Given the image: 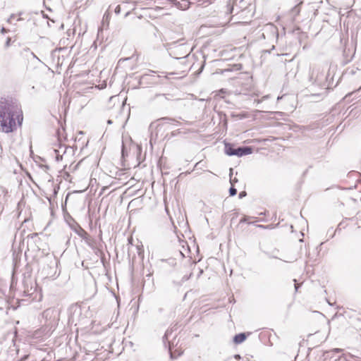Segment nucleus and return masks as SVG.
<instances>
[{
	"label": "nucleus",
	"instance_id": "1",
	"mask_svg": "<svg viewBox=\"0 0 361 361\" xmlns=\"http://www.w3.org/2000/svg\"><path fill=\"white\" fill-rule=\"evenodd\" d=\"M16 108L11 100L0 99V131L5 133H13L18 124H23V114H16Z\"/></svg>",
	"mask_w": 361,
	"mask_h": 361
},
{
	"label": "nucleus",
	"instance_id": "2",
	"mask_svg": "<svg viewBox=\"0 0 361 361\" xmlns=\"http://www.w3.org/2000/svg\"><path fill=\"white\" fill-rule=\"evenodd\" d=\"M20 257H18V253L16 255L15 252L13 254V271L11 275V281L10 285V290H13L16 289L17 285V278L16 274L17 273V270L20 267Z\"/></svg>",
	"mask_w": 361,
	"mask_h": 361
},
{
	"label": "nucleus",
	"instance_id": "3",
	"mask_svg": "<svg viewBox=\"0 0 361 361\" xmlns=\"http://www.w3.org/2000/svg\"><path fill=\"white\" fill-rule=\"evenodd\" d=\"M252 152V148L250 147H240L235 149L234 155L239 157L244 155L250 154Z\"/></svg>",
	"mask_w": 361,
	"mask_h": 361
},
{
	"label": "nucleus",
	"instance_id": "4",
	"mask_svg": "<svg viewBox=\"0 0 361 361\" xmlns=\"http://www.w3.org/2000/svg\"><path fill=\"white\" fill-rule=\"evenodd\" d=\"M12 341H13V346L16 347V350L17 353H18L19 351H20V345L18 344H17V342L20 343L21 342V338L18 336L16 329H15L14 336H13V338Z\"/></svg>",
	"mask_w": 361,
	"mask_h": 361
},
{
	"label": "nucleus",
	"instance_id": "5",
	"mask_svg": "<svg viewBox=\"0 0 361 361\" xmlns=\"http://www.w3.org/2000/svg\"><path fill=\"white\" fill-rule=\"evenodd\" d=\"M236 148H233V146L229 143L225 144V153L228 156H234L235 149Z\"/></svg>",
	"mask_w": 361,
	"mask_h": 361
},
{
	"label": "nucleus",
	"instance_id": "6",
	"mask_svg": "<svg viewBox=\"0 0 361 361\" xmlns=\"http://www.w3.org/2000/svg\"><path fill=\"white\" fill-rule=\"evenodd\" d=\"M245 338H246L245 334L243 333H241V334H237L234 336L233 341L237 344H240V343H243L245 340Z\"/></svg>",
	"mask_w": 361,
	"mask_h": 361
},
{
	"label": "nucleus",
	"instance_id": "7",
	"mask_svg": "<svg viewBox=\"0 0 361 361\" xmlns=\"http://www.w3.org/2000/svg\"><path fill=\"white\" fill-rule=\"evenodd\" d=\"M229 193L231 196H234L237 193V190L235 188L231 187L229 190Z\"/></svg>",
	"mask_w": 361,
	"mask_h": 361
},
{
	"label": "nucleus",
	"instance_id": "8",
	"mask_svg": "<svg viewBox=\"0 0 361 361\" xmlns=\"http://www.w3.org/2000/svg\"><path fill=\"white\" fill-rule=\"evenodd\" d=\"M18 235L19 236V244L21 245L23 242V231H20V229L18 231Z\"/></svg>",
	"mask_w": 361,
	"mask_h": 361
},
{
	"label": "nucleus",
	"instance_id": "9",
	"mask_svg": "<svg viewBox=\"0 0 361 361\" xmlns=\"http://www.w3.org/2000/svg\"><path fill=\"white\" fill-rule=\"evenodd\" d=\"M269 95H266V96H264L261 99H255V102H257V104H259L260 102H262V101L267 99L269 98Z\"/></svg>",
	"mask_w": 361,
	"mask_h": 361
},
{
	"label": "nucleus",
	"instance_id": "10",
	"mask_svg": "<svg viewBox=\"0 0 361 361\" xmlns=\"http://www.w3.org/2000/svg\"><path fill=\"white\" fill-rule=\"evenodd\" d=\"M116 14H119L121 13V6L118 5L114 10Z\"/></svg>",
	"mask_w": 361,
	"mask_h": 361
},
{
	"label": "nucleus",
	"instance_id": "11",
	"mask_svg": "<svg viewBox=\"0 0 361 361\" xmlns=\"http://www.w3.org/2000/svg\"><path fill=\"white\" fill-rule=\"evenodd\" d=\"M55 153L56 154V159L59 161L60 159H62V156H60L58 152H59V150H56L55 149L54 150Z\"/></svg>",
	"mask_w": 361,
	"mask_h": 361
},
{
	"label": "nucleus",
	"instance_id": "12",
	"mask_svg": "<svg viewBox=\"0 0 361 361\" xmlns=\"http://www.w3.org/2000/svg\"><path fill=\"white\" fill-rule=\"evenodd\" d=\"M10 44H11V39L7 38L6 43H5L6 47H8L10 46Z\"/></svg>",
	"mask_w": 361,
	"mask_h": 361
},
{
	"label": "nucleus",
	"instance_id": "13",
	"mask_svg": "<svg viewBox=\"0 0 361 361\" xmlns=\"http://www.w3.org/2000/svg\"><path fill=\"white\" fill-rule=\"evenodd\" d=\"M16 179H17V181L19 183V185H23V178L18 177Z\"/></svg>",
	"mask_w": 361,
	"mask_h": 361
},
{
	"label": "nucleus",
	"instance_id": "14",
	"mask_svg": "<svg viewBox=\"0 0 361 361\" xmlns=\"http://www.w3.org/2000/svg\"><path fill=\"white\" fill-rule=\"evenodd\" d=\"M169 351H170L171 357V358H174V357H176V356L173 355V353L172 352V350H171V346H169Z\"/></svg>",
	"mask_w": 361,
	"mask_h": 361
},
{
	"label": "nucleus",
	"instance_id": "15",
	"mask_svg": "<svg viewBox=\"0 0 361 361\" xmlns=\"http://www.w3.org/2000/svg\"><path fill=\"white\" fill-rule=\"evenodd\" d=\"M22 203H23V197L20 198V200H19V202L18 203V209H20V207Z\"/></svg>",
	"mask_w": 361,
	"mask_h": 361
},
{
	"label": "nucleus",
	"instance_id": "16",
	"mask_svg": "<svg viewBox=\"0 0 361 361\" xmlns=\"http://www.w3.org/2000/svg\"><path fill=\"white\" fill-rule=\"evenodd\" d=\"M245 195V192H242L239 194V197L240 198H242L243 197H244Z\"/></svg>",
	"mask_w": 361,
	"mask_h": 361
},
{
	"label": "nucleus",
	"instance_id": "17",
	"mask_svg": "<svg viewBox=\"0 0 361 361\" xmlns=\"http://www.w3.org/2000/svg\"><path fill=\"white\" fill-rule=\"evenodd\" d=\"M169 331H167L166 333H165V335L164 336V339H167L168 338V336H169Z\"/></svg>",
	"mask_w": 361,
	"mask_h": 361
},
{
	"label": "nucleus",
	"instance_id": "18",
	"mask_svg": "<svg viewBox=\"0 0 361 361\" xmlns=\"http://www.w3.org/2000/svg\"><path fill=\"white\" fill-rule=\"evenodd\" d=\"M25 287L24 286V290H23V293H24V297H25V295H32V294H33V293H27V295H26V290H25Z\"/></svg>",
	"mask_w": 361,
	"mask_h": 361
},
{
	"label": "nucleus",
	"instance_id": "19",
	"mask_svg": "<svg viewBox=\"0 0 361 361\" xmlns=\"http://www.w3.org/2000/svg\"><path fill=\"white\" fill-rule=\"evenodd\" d=\"M355 72L353 70H352V71H350L349 72V74H352V75H353V74H355ZM346 74H348V72H346V73H345V75H346Z\"/></svg>",
	"mask_w": 361,
	"mask_h": 361
},
{
	"label": "nucleus",
	"instance_id": "20",
	"mask_svg": "<svg viewBox=\"0 0 361 361\" xmlns=\"http://www.w3.org/2000/svg\"><path fill=\"white\" fill-rule=\"evenodd\" d=\"M234 182H237V179L236 178L232 179L231 178V184H233Z\"/></svg>",
	"mask_w": 361,
	"mask_h": 361
},
{
	"label": "nucleus",
	"instance_id": "21",
	"mask_svg": "<svg viewBox=\"0 0 361 361\" xmlns=\"http://www.w3.org/2000/svg\"><path fill=\"white\" fill-rule=\"evenodd\" d=\"M30 219V217L29 218H24V220H23L24 224L27 222Z\"/></svg>",
	"mask_w": 361,
	"mask_h": 361
},
{
	"label": "nucleus",
	"instance_id": "22",
	"mask_svg": "<svg viewBox=\"0 0 361 361\" xmlns=\"http://www.w3.org/2000/svg\"><path fill=\"white\" fill-rule=\"evenodd\" d=\"M49 310H47L44 311V314L46 316H47V315H48V314H49Z\"/></svg>",
	"mask_w": 361,
	"mask_h": 361
},
{
	"label": "nucleus",
	"instance_id": "23",
	"mask_svg": "<svg viewBox=\"0 0 361 361\" xmlns=\"http://www.w3.org/2000/svg\"><path fill=\"white\" fill-rule=\"evenodd\" d=\"M19 164V166L20 168V170H23V164L21 163H18Z\"/></svg>",
	"mask_w": 361,
	"mask_h": 361
},
{
	"label": "nucleus",
	"instance_id": "24",
	"mask_svg": "<svg viewBox=\"0 0 361 361\" xmlns=\"http://www.w3.org/2000/svg\"><path fill=\"white\" fill-rule=\"evenodd\" d=\"M235 357L236 359H240V355H235Z\"/></svg>",
	"mask_w": 361,
	"mask_h": 361
},
{
	"label": "nucleus",
	"instance_id": "25",
	"mask_svg": "<svg viewBox=\"0 0 361 361\" xmlns=\"http://www.w3.org/2000/svg\"><path fill=\"white\" fill-rule=\"evenodd\" d=\"M107 123H108V124H111L112 121H111V120H108Z\"/></svg>",
	"mask_w": 361,
	"mask_h": 361
},
{
	"label": "nucleus",
	"instance_id": "26",
	"mask_svg": "<svg viewBox=\"0 0 361 361\" xmlns=\"http://www.w3.org/2000/svg\"><path fill=\"white\" fill-rule=\"evenodd\" d=\"M17 302H18V303H20V300H17ZM18 307H20V304H19V305H18Z\"/></svg>",
	"mask_w": 361,
	"mask_h": 361
},
{
	"label": "nucleus",
	"instance_id": "27",
	"mask_svg": "<svg viewBox=\"0 0 361 361\" xmlns=\"http://www.w3.org/2000/svg\"><path fill=\"white\" fill-rule=\"evenodd\" d=\"M258 227H260V228H265V226H263V225H258Z\"/></svg>",
	"mask_w": 361,
	"mask_h": 361
},
{
	"label": "nucleus",
	"instance_id": "28",
	"mask_svg": "<svg viewBox=\"0 0 361 361\" xmlns=\"http://www.w3.org/2000/svg\"><path fill=\"white\" fill-rule=\"evenodd\" d=\"M295 290H298V285H295Z\"/></svg>",
	"mask_w": 361,
	"mask_h": 361
},
{
	"label": "nucleus",
	"instance_id": "29",
	"mask_svg": "<svg viewBox=\"0 0 361 361\" xmlns=\"http://www.w3.org/2000/svg\"><path fill=\"white\" fill-rule=\"evenodd\" d=\"M340 350H340V349H338V348L335 349V351H336V352H339Z\"/></svg>",
	"mask_w": 361,
	"mask_h": 361
},
{
	"label": "nucleus",
	"instance_id": "30",
	"mask_svg": "<svg viewBox=\"0 0 361 361\" xmlns=\"http://www.w3.org/2000/svg\"><path fill=\"white\" fill-rule=\"evenodd\" d=\"M12 18H13V16H11V18H10V19H8V20H9V21H10V20H11V19H12Z\"/></svg>",
	"mask_w": 361,
	"mask_h": 361
},
{
	"label": "nucleus",
	"instance_id": "31",
	"mask_svg": "<svg viewBox=\"0 0 361 361\" xmlns=\"http://www.w3.org/2000/svg\"><path fill=\"white\" fill-rule=\"evenodd\" d=\"M163 119H164V120H169V121H171V119L167 118H163Z\"/></svg>",
	"mask_w": 361,
	"mask_h": 361
},
{
	"label": "nucleus",
	"instance_id": "32",
	"mask_svg": "<svg viewBox=\"0 0 361 361\" xmlns=\"http://www.w3.org/2000/svg\"><path fill=\"white\" fill-rule=\"evenodd\" d=\"M246 221V219L245 218V219H242V220H241V222H243V221Z\"/></svg>",
	"mask_w": 361,
	"mask_h": 361
},
{
	"label": "nucleus",
	"instance_id": "33",
	"mask_svg": "<svg viewBox=\"0 0 361 361\" xmlns=\"http://www.w3.org/2000/svg\"><path fill=\"white\" fill-rule=\"evenodd\" d=\"M359 76H361V72H359ZM361 88V87L359 88V90Z\"/></svg>",
	"mask_w": 361,
	"mask_h": 361
},
{
	"label": "nucleus",
	"instance_id": "34",
	"mask_svg": "<svg viewBox=\"0 0 361 361\" xmlns=\"http://www.w3.org/2000/svg\"><path fill=\"white\" fill-rule=\"evenodd\" d=\"M13 173H17V171H16V169L13 171Z\"/></svg>",
	"mask_w": 361,
	"mask_h": 361
},
{
	"label": "nucleus",
	"instance_id": "35",
	"mask_svg": "<svg viewBox=\"0 0 361 361\" xmlns=\"http://www.w3.org/2000/svg\"><path fill=\"white\" fill-rule=\"evenodd\" d=\"M352 94V93H350L348 94H346V97H348L349 95Z\"/></svg>",
	"mask_w": 361,
	"mask_h": 361
},
{
	"label": "nucleus",
	"instance_id": "36",
	"mask_svg": "<svg viewBox=\"0 0 361 361\" xmlns=\"http://www.w3.org/2000/svg\"><path fill=\"white\" fill-rule=\"evenodd\" d=\"M19 360H20V361H22V360H23V357H20V358L19 359Z\"/></svg>",
	"mask_w": 361,
	"mask_h": 361
}]
</instances>
